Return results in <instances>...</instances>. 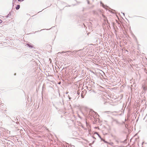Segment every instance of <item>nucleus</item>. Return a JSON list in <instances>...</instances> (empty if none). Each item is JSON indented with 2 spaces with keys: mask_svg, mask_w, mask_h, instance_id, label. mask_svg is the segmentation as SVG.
<instances>
[{
  "mask_svg": "<svg viewBox=\"0 0 147 147\" xmlns=\"http://www.w3.org/2000/svg\"><path fill=\"white\" fill-rule=\"evenodd\" d=\"M96 134L98 135V137L100 138L101 140H102V138H101L100 136L98 133L96 132Z\"/></svg>",
  "mask_w": 147,
  "mask_h": 147,
  "instance_id": "5",
  "label": "nucleus"
},
{
  "mask_svg": "<svg viewBox=\"0 0 147 147\" xmlns=\"http://www.w3.org/2000/svg\"><path fill=\"white\" fill-rule=\"evenodd\" d=\"M115 142L117 144H119V143H124V141H121L120 139L118 138L117 140H116Z\"/></svg>",
  "mask_w": 147,
  "mask_h": 147,
  "instance_id": "1",
  "label": "nucleus"
},
{
  "mask_svg": "<svg viewBox=\"0 0 147 147\" xmlns=\"http://www.w3.org/2000/svg\"><path fill=\"white\" fill-rule=\"evenodd\" d=\"M10 15H9V14H8L7 16H6V18H7L9 16H10Z\"/></svg>",
  "mask_w": 147,
  "mask_h": 147,
  "instance_id": "12",
  "label": "nucleus"
},
{
  "mask_svg": "<svg viewBox=\"0 0 147 147\" xmlns=\"http://www.w3.org/2000/svg\"><path fill=\"white\" fill-rule=\"evenodd\" d=\"M17 1V0H13V4H14V3H15L16 2V1Z\"/></svg>",
  "mask_w": 147,
  "mask_h": 147,
  "instance_id": "11",
  "label": "nucleus"
},
{
  "mask_svg": "<svg viewBox=\"0 0 147 147\" xmlns=\"http://www.w3.org/2000/svg\"><path fill=\"white\" fill-rule=\"evenodd\" d=\"M123 15V16H125V14L124 13H121Z\"/></svg>",
  "mask_w": 147,
  "mask_h": 147,
  "instance_id": "16",
  "label": "nucleus"
},
{
  "mask_svg": "<svg viewBox=\"0 0 147 147\" xmlns=\"http://www.w3.org/2000/svg\"><path fill=\"white\" fill-rule=\"evenodd\" d=\"M101 140L102 141H103L105 143H108V142L107 141H106L105 140L103 139L102 138V140Z\"/></svg>",
  "mask_w": 147,
  "mask_h": 147,
  "instance_id": "6",
  "label": "nucleus"
},
{
  "mask_svg": "<svg viewBox=\"0 0 147 147\" xmlns=\"http://www.w3.org/2000/svg\"><path fill=\"white\" fill-rule=\"evenodd\" d=\"M100 4H102V7H105V5H104L101 2H100Z\"/></svg>",
  "mask_w": 147,
  "mask_h": 147,
  "instance_id": "10",
  "label": "nucleus"
},
{
  "mask_svg": "<svg viewBox=\"0 0 147 147\" xmlns=\"http://www.w3.org/2000/svg\"><path fill=\"white\" fill-rule=\"evenodd\" d=\"M87 1H88V4H89V3H90V2L88 0H87Z\"/></svg>",
  "mask_w": 147,
  "mask_h": 147,
  "instance_id": "14",
  "label": "nucleus"
},
{
  "mask_svg": "<svg viewBox=\"0 0 147 147\" xmlns=\"http://www.w3.org/2000/svg\"><path fill=\"white\" fill-rule=\"evenodd\" d=\"M113 137V139L115 140V141H116V140L118 139V138L115 136H112Z\"/></svg>",
  "mask_w": 147,
  "mask_h": 147,
  "instance_id": "2",
  "label": "nucleus"
},
{
  "mask_svg": "<svg viewBox=\"0 0 147 147\" xmlns=\"http://www.w3.org/2000/svg\"><path fill=\"white\" fill-rule=\"evenodd\" d=\"M27 45L30 48H32V46L30 44L27 43Z\"/></svg>",
  "mask_w": 147,
  "mask_h": 147,
  "instance_id": "4",
  "label": "nucleus"
},
{
  "mask_svg": "<svg viewBox=\"0 0 147 147\" xmlns=\"http://www.w3.org/2000/svg\"><path fill=\"white\" fill-rule=\"evenodd\" d=\"M70 52H71V51H66L65 52H62V53H67V54H68V53H69Z\"/></svg>",
  "mask_w": 147,
  "mask_h": 147,
  "instance_id": "7",
  "label": "nucleus"
},
{
  "mask_svg": "<svg viewBox=\"0 0 147 147\" xmlns=\"http://www.w3.org/2000/svg\"><path fill=\"white\" fill-rule=\"evenodd\" d=\"M68 97H69V99L70 100L71 99V98H70V97L69 96H68Z\"/></svg>",
  "mask_w": 147,
  "mask_h": 147,
  "instance_id": "15",
  "label": "nucleus"
},
{
  "mask_svg": "<svg viewBox=\"0 0 147 147\" xmlns=\"http://www.w3.org/2000/svg\"><path fill=\"white\" fill-rule=\"evenodd\" d=\"M16 74L15 73V74H14V75H16Z\"/></svg>",
  "mask_w": 147,
  "mask_h": 147,
  "instance_id": "20",
  "label": "nucleus"
},
{
  "mask_svg": "<svg viewBox=\"0 0 147 147\" xmlns=\"http://www.w3.org/2000/svg\"><path fill=\"white\" fill-rule=\"evenodd\" d=\"M2 22V21L0 19V23H1Z\"/></svg>",
  "mask_w": 147,
  "mask_h": 147,
  "instance_id": "13",
  "label": "nucleus"
},
{
  "mask_svg": "<svg viewBox=\"0 0 147 147\" xmlns=\"http://www.w3.org/2000/svg\"><path fill=\"white\" fill-rule=\"evenodd\" d=\"M116 122L117 123H118V121L117 120H116Z\"/></svg>",
  "mask_w": 147,
  "mask_h": 147,
  "instance_id": "19",
  "label": "nucleus"
},
{
  "mask_svg": "<svg viewBox=\"0 0 147 147\" xmlns=\"http://www.w3.org/2000/svg\"><path fill=\"white\" fill-rule=\"evenodd\" d=\"M91 112H92V113H94L95 114H96V115H98V114H97V113L95 112V111H91Z\"/></svg>",
  "mask_w": 147,
  "mask_h": 147,
  "instance_id": "8",
  "label": "nucleus"
},
{
  "mask_svg": "<svg viewBox=\"0 0 147 147\" xmlns=\"http://www.w3.org/2000/svg\"><path fill=\"white\" fill-rule=\"evenodd\" d=\"M8 14H9V15H10V16H11V14H10V12Z\"/></svg>",
  "mask_w": 147,
  "mask_h": 147,
  "instance_id": "18",
  "label": "nucleus"
},
{
  "mask_svg": "<svg viewBox=\"0 0 147 147\" xmlns=\"http://www.w3.org/2000/svg\"><path fill=\"white\" fill-rule=\"evenodd\" d=\"M71 147H74V146L73 145H72Z\"/></svg>",
  "mask_w": 147,
  "mask_h": 147,
  "instance_id": "17",
  "label": "nucleus"
},
{
  "mask_svg": "<svg viewBox=\"0 0 147 147\" xmlns=\"http://www.w3.org/2000/svg\"><path fill=\"white\" fill-rule=\"evenodd\" d=\"M108 143L109 144H110V145H111V146H113V142H111V143Z\"/></svg>",
  "mask_w": 147,
  "mask_h": 147,
  "instance_id": "9",
  "label": "nucleus"
},
{
  "mask_svg": "<svg viewBox=\"0 0 147 147\" xmlns=\"http://www.w3.org/2000/svg\"><path fill=\"white\" fill-rule=\"evenodd\" d=\"M20 5H17L16 6V8L17 10L19 9L20 8Z\"/></svg>",
  "mask_w": 147,
  "mask_h": 147,
  "instance_id": "3",
  "label": "nucleus"
}]
</instances>
